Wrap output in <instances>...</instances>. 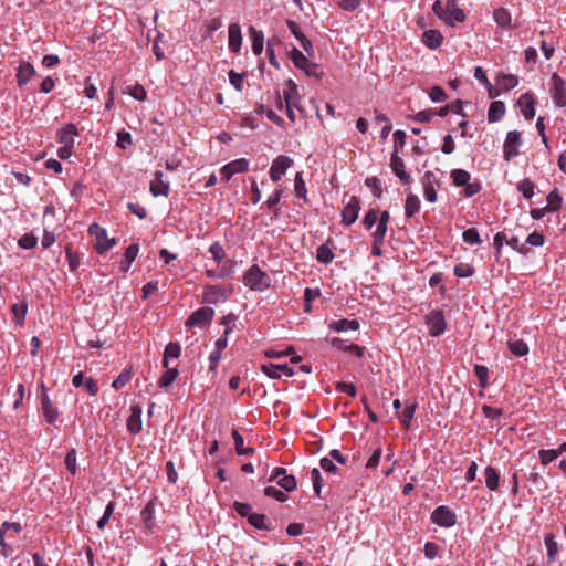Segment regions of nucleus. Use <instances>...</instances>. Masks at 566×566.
Segmentation results:
<instances>
[{
    "instance_id": "4be33fe9",
    "label": "nucleus",
    "mask_w": 566,
    "mask_h": 566,
    "mask_svg": "<svg viewBox=\"0 0 566 566\" xmlns=\"http://www.w3.org/2000/svg\"><path fill=\"white\" fill-rule=\"evenodd\" d=\"M417 408H418L417 399L416 398L408 399L405 401V407H403L402 411L397 415V418L406 428H410L411 421L415 418Z\"/></svg>"
},
{
    "instance_id": "09e8293b",
    "label": "nucleus",
    "mask_w": 566,
    "mask_h": 566,
    "mask_svg": "<svg viewBox=\"0 0 566 566\" xmlns=\"http://www.w3.org/2000/svg\"><path fill=\"white\" fill-rule=\"evenodd\" d=\"M516 189L523 195L524 198L531 199L535 195V185L530 178L522 179L517 185Z\"/></svg>"
},
{
    "instance_id": "49530a36",
    "label": "nucleus",
    "mask_w": 566,
    "mask_h": 566,
    "mask_svg": "<svg viewBox=\"0 0 566 566\" xmlns=\"http://www.w3.org/2000/svg\"><path fill=\"white\" fill-rule=\"evenodd\" d=\"M231 433L234 441L235 451L239 455H249L254 452L253 448H244L243 437L237 429H233Z\"/></svg>"
},
{
    "instance_id": "79ce46f5",
    "label": "nucleus",
    "mask_w": 566,
    "mask_h": 566,
    "mask_svg": "<svg viewBox=\"0 0 566 566\" xmlns=\"http://www.w3.org/2000/svg\"><path fill=\"white\" fill-rule=\"evenodd\" d=\"M544 544L547 549V559L548 562H555L556 556L558 554V544L555 539L554 534L548 533L544 537Z\"/></svg>"
},
{
    "instance_id": "4d7b16f0",
    "label": "nucleus",
    "mask_w": 566,
    "mask_h": 566,
    "mask_svg": "<svg viewBox=\"0 0 566 566\" xmlns=\"http://www.w3.org/2000/svg\"><path fill=\"white\" fill-rule=\"evenodd\" d=\"M133 377V373L130 369H124L113 381L112 387L115 390L122 389L124 386H126Z\"/></svg>"
},
{
    "instance_id": "39448f33",
    "label": "nucleus",
    "mask_w": 566,
    "mask_h": 566,
    "mask_svg": "<svg viewBox=\"0 0 566 566\" xmlns=\"http://www.w3.org/2000/svg\"><path fill=\"white\" fill-rule=\"evenodd\" d=\"M522 146V135L518 130H511L506 134L503 143V158L506 161H511L513 158L520 155V148Z\"/></svg>"
},
{
    "instance_id": "4468645a",
    "label": "nucleus",
    "mask_w": 566,
    "mask_h": 566,
    "mask_svg": "<svg viewBox=\"0 0 566 566\" xmlns=\"http://www.w3.org/2000/svg\"><path fill=\"white\" fill-rule=\"evenodd\" d=\"M421 185L423 188V196L428 202H436L437 187H439V180L432 171H426L421 178Z\"/></svg>"
},
{
    "instance_id": "8fccbe9b",
    "label": "nucleus",
    "mask_w": 566,
    "mask_h": 566,
    "mask_svg": "<svg viewBox=\"0 0 566 566\" xmlns=\"http://www.w3.org/2000/svg\"><path fill=\"white\" fill-rule=\"evenodd\" d=\"M264 46V34L262 31H258L252 28V52L255 55H260L263 52Z\"/></svg>"
},
{
    "instance_id": "052dcab7",
    "label": "nucleus",
    "mask_w": 566,
    "mask_h": 566,
    "mask_svg": "<svg viewBox=\"0 0 566 566\" xmlns=\"http://www.w3.org/2000/svg\"><path fill=\"white\" fill-rule=\"evenodd\" d=\"M36 244H38V237H35L32 233H24L18 240L19 248H21L23 250H31V249L35 248Z\"/></svg>"
},
{
    "instance_id": "72a5a7b5",
    "label": "nucleus",
    "mask_w": 566,
    "mask_h": 566,
    "mask_svg": "<svg viewBox=\"0 0 566 566\" xmlns=\"http://www.w3.org/2000/svg\"><path fill=\"white\" fill-rule=\"evenodd\" d=\"M505 104L502 101H494L490 104L488 111V120L489 123H496L503 118L505 115Z\"/></svg>"
},
{
    "instance_id": "a19ab883",
    "label": "nucleus",
    "mask_w": 566,
    "mask_h": 566,
    "mask_svg": "<svg viewBox=\"0 0 566 566\" xmlns=\"http://www.w3.org/2000/svg\"><path fill=\"white\" fill-rule=\"evenodd\" d=\"M496 83L503 90L510 91L518 85V77L513 74L500 73L496 77Z\"/></svg>"
},
{
    "instance_id": "9d476101",
    "label": "nucleus",
    "mask_w": 566,
    "mask_h": 566,
    "mask_svg": "<svg viewBox=\"0 0 566 566\" xmlns=\"http://www.w3.org/2000/svg\"><path fill=\"white\" fill-rule=\"evenodd\" d=\"M230 289L222 285H208L203 292L202 300L206 304L217 305L218 303L226 302L231 294Z\"/></svg>"
},
{
    "instance_id": "a878e982",
    "label": "nucleus",
    "mask_w": 566,
    "mask_h": 566,
    "mask_svg": "<svg viewBox=\"0 0 566 566\" xmlns=\"http://www.w3.org/2000/svg\"><path fill=\"white\" fill-rule=\"evenodd\" d=\"M72 385L75 388L85 387L91 396H96L98 392V386L92 377H84V374L80 371L72 379Z\"/></svg>"
},
{
    "instance_id": "603ef678",
    "label": "nucleus",
    "mask_w": 566,
    "mask_h": 566,
    "mask_svg": "<svg viewBox=\"0 0 566 566\" xmlns=\"http://www.w3.org/2000/svg\"><path fill=\"white\" fill-rule=\"evenodd\" d=\"M126 93L129 94L136 101L143 102L147 98V92L145 87L138 83L134 85H128L126 87Z\"/></svg>"
},
{
    "instance_id": "864d4df0",
    "label": "nucleus",
    "mask_w": 566,
    "mask_h": 566,
    "mask_svg": "<svg viewBox=\"0 0 566 566\" xmlns=\"http://www.w3.org/2000/svg\"><path fill=\"white\" fill-rule=\"evenodd\" d=\"M451 178L457 187H462L470 181V174L464 169H453L451 171Z\"/></svg>"
},
{
    "instance_id": "c756f323",
    "label": "nucleus",
    "mask_w": 566,
    "mask_h": 566,
    "mask_svg": "<svg viewBox=\"0 0 566 566\" xmlns=\"http://www.w3.org/2000/svg\"><path fill=\"white\" fill-rule=\"evenodd\" d=\"M493 19L499 27L505 30L512 29V15L511 12L503 7L496 8L493 11Z\"/></svg>"
},
{
    "instance_id": "f704fd0d",
    "label": "nucleus",
    "mask_w": 566,
    "mask_h": 566,
    "mask_svg": "<svg viewBox=\"0 0 566 566\" xmlns=\"http://www.w3.org/2000/svg\"><path fill=\"white\" fill-rule=\"evenodd\" d=\"M421 208L420 199L415 193H408L405 200V216L410 219L416 216Z\"/></svg>"
},
{
    "instance_id": "e433bc0d",
    "label": "nucleus",
    "mask_w": 566,
    "mask_h": 566,
    "mask_svg": "<svg viewBox=\"0 0 566 566\" xmlns=\"http://www.w3.org/2000/svg\"><path fill=\"white\" fill-rule=\"evenodd\" d=\"M484 482H485V486L490 491H496L499 489L500 473L497 472V470L494 467L488 465L484 469Z\"/></svg>"
},
{
    "instance_id": "7c9ffc66",
    "label": "nucleus",
    "mask_w": 566,
    "mask_h": 566,
    "mask_svg": "<svg viewBox=\"0 0 566 566\" xmlns=\"http://www.w3.org/2000/svg\"><path fill=\"white\" fill-rule=\"evenodd\" d=\"M181 355V346L177 342H169L163 354V367H167L168 364H170V360L178 359Z\"/></svg>"
},
{
    "instance_id": "de8ad7c7",
    "label": "nucleus",
    "mask_w": 566,
    "mask_h": 566,
    "mask_svg": "<svg viewBox=\"0 0 566 566\" xmlns=\"http://www.w3.org/2000/svg\"><path fill=\"white\" fill-rule=\"evenodd\" d=\"M284 193V189L282 187H277L273 190V192L268 197L265 201L266 208L277 214L276 206L280 203L281 197Z\"/></svg>"
},
{
    "instance_id": "aec40b11",
    "label": "nucleus",
    "mask_w": 566,
    "mask_h": 566,
    "mask_svg": "<svg viewBox=\"0 0 566 566\" xmlns=\"http://www.w3.org/2000/svg\"><path fill=\"white\" fill-rule=\"evenodd\" d=\"M149 190L154 197H167L169 195L170 185L168 181L164 180V174L160 170L155 172L154 179L150 181Z\"/></svg>"
},
{
    "instance_id": "58836bf2",
    "label": "nucleus",
    "mask_w": 566,
    "mask_h": 566,
    "mask_svg": "<svg viewBox=\"0 0 566 566\" xmlns=\"http://www.w3.org/2000/svg\"><path fill=\"white\" fill-rule=\"evenodd\" d=\"M328 243L329 241H327V243L321 244L316 249V260L322 264H329L335 258L333 249L328 245Z\"/></svg>"
},
{
    "instance_id": "4c0bfd02",
    "label": "nucleus",
    "mask_w": 566,
    "mask_h": 566,
    "mask_svg": "<svg viewBox=\"0 0 566 566\" xmlns=\"http://www.w3.org/2000/svg\"><path fill=\"white\" fill-rule=\"evenodd\" d=\"M13 321L18 326H22L25 321L28 313V303L25 300H21L19 303L11 306Z\"/></svg>"
},
{
    "instance_id": "5701e85b",
    "label": "nucleus",
    "mask_w": 566,
    "mask_h": 566,
    "mask_svg": "<svg viewBox=\"0 0 566 566\" xmlns=\"http://www.w3.org/2000/svg\"><path fill=\"white\" fill-rule=\"evenodd\" d=\"M242 44L241 28L238 23H231L228 28V46L232 53H238Z\"/></svg>"
},
{
    "instance_id": "a18cd8bd",
    "label": "nucleus",
    "mask_w": 566,
    "mask_h": 566,
    "mask_svg": "<svg viewBox=\"0 0 566 566\" xmlns=\"http://www.w3.org/2000/svg\"><path fill=\"white\" fill-rule=\"evenodd\" d=\"M506 244L522 255H527L530 253V249L525 245V243H522L520 241V238L517 235L510 234L507 232Z\"/></svg>"
},
{
    "instance_id": "c9c22d12",
    "label": "nucleus",
    "mask_w": 566,
    "mask_h": 566,
    "mask_svg": "<svg viewBox=\"0 0 566 566\" xmlns=\"http://www.w3.org/2000/svg\"><path fill=\"white\" fill-rule=\"evenodd\" d=\"M389 220H390L389 211L388 210L381 211L377 219V226H376L375 231L371 233V237L385 239L387 230H388Z\"/></svg>"
},
{
    "instance_id": "b1692460",
    "label": "nucleus",
    "mask_w": 566,
    "mask_h": 566,
    "mask_svg": "<svg viewBox=\"0 0 566 566\" xmlns=\"http://www.w3.org/2000/svg\"><path fill=\"white\" fill-rule=\"evenodd\" d=\"M78 135V129L74 124H66L59 132L56 139L60 144L65 146L74 147L75 139L74 137Z\"/></svg>"
},
{
    "instance_id": "473e14b6",
    "label": "nucleus",
    "mask_w": 566,
    "mask_h": 566,
    "mask_svg": "<svg viewBox=\"0 0 566 566\" xmlns=\"http://www.w3.org/2000/svg\"><path fill=\"white\" fill-rule=\"evenodd\" d=\"M444 11L442 21L450 27H454L455 23L463 22L467 19V14L461 8L446 9Z\"/></svg>"
},
{
    "instance_id": "338daca9",
    "label": "nucleus",
    "mask_w": 566,
    "mask_h": 566,
    "mask_svg": "<svg viewBox=\"0 0 566 566\" xmlns=\"http://www.w3.org/2000/svg\"><path fill=\"white\" fill-rule=\"evenodd\" d=\"M233 509L241 517H245L248 521L253 515L252 506L249 503L238 502L233 503Z\"/></svg>"
},
{
    "instance_id": "3c124183",
    "label": "nucleus",
    "mask_w": 566,
    "mask_h": 566,
    "mask_svg": "<svg viewBox=\"0 0 566 566\" xmlns=\"http://www.w3.org/2000/svg\"><path fill=\"white\" fill-rule=\"evenodd\" d=\"M276 483L285 492H292L297 488V482L293 474L285 473L276 481Z\"/></svg>"
},
{
    "instance_id": "c85d7f7f",
    "label": "nucleus",
    "mask_w": 566,
    "mask_h": 566,
    "mask_svg": "<svg viewBox=\"0 0 566 566\" xmlns=\"http://www.w3.org/2000/svg\"><path fill=\"white\" fill-rule=\"evenodd\" d=\"M328 328L337 332V333H345L348 331H357L359 328V322L357 319H338L333 321L328 324Z\"/></svg>"
},
{
    "instance_id": "5fc2aeb1",
    "label": "nucleus",
    "mask_w": 566,
    "mask_h": 566,
    "mask_svg": "<svg viewBox=\"0 0 566 566\" xmlns=\"http://www.w3.org/2000/svg\"><path fill=\"white\" fill-rule=\"evenodd\" d=\"M462 239L467 244L470 245H481L482 240L480 238V234L475 228H469L463 231Z\"/></svg>"
},
{
    "instance_id": "393cba45",
    "label": "nucleus",
    "mask_w": 566,
    "mask_h": 566,
    "mask_svg": "<svg viewBox=\"0 0 566 566\" xmlns=\"http://www.w3.org/2000/svg\"><path fill=\"white\" fill-rule=\"evenodd\" d=\"M35 74V69L34 66L29 63V62H21L19 67H18V71H17V74H15V80H17V84L19 87H23L25 86L30 80L34 76Z\"/></svg>"
},
{
    "instance_id": "6e6d98bb",
    "label": "nucleus",
    "mask_w": 566,
    "mask_h": 566,
    "mask_svg": "<svg viewBox=\"0 0 566 566\" xmlns=\"http://www.w3.org/2000/svg\"><path fill=\"white\" fill-rule=\"evenodd\" d=\"M81 254L73 252L71 248L66 247L65 258L71 272H75L81 264Z\"/></svg>"
},
{
    "instance_id": "f8f14e48",
    "label": "nucleus",
    "mask_w": 566,
    "mask_h": 566,
    "mask_svg": "<svg viewBox=\"0 0 566 566\" xmlns=\"http://www.w3.org/2000/svg\"><path fill=\"white\" fill-rule=\"evenodd\" d=\"M249 170V161L245 158L234 159L220 169L221 179L229 181L235 174L247 172Z\"/></svg>"
},
{
    "instance_id": "6e6552de",
    "label": "nucleus",
    "mask_w": 566,
    "mask_h": 566,
    "mask_svg": "<svg viewBox=\"0 0 566 566\" xmlns=\"http://www.w3.org/2000/svg\"><path fill=\"white\" fill-rule=\"evenodd\" d=\"M430 520L440 527L450 528L455 525L457 515L450 507L439 505L431 513Z\"/></svg>"
},
{
    "instance_id": "0eeeda50",
    "label": "nucleus",
    "mask_w": 566,
    "mask_h": 566,
    "mask_svg": "<svg viewBox=\"0 0 566 566\" xmlns=\"http://www.w3.org/2000/svg\"><path fill=\"white\" fill-rule=\"evenodd\" d=\"M294 165V160L286 155H279L272 160L269 176L273 182H279L282 180L283 176L286 174L287 169H290Z\"/></svg>"
},
{
    "instance_id": "774afa93",
    "label": "nucleus",
    "mask_w": 566,
    "mask_h": 566,
    "mask_svg": "<svg viewBox=\"0 0 566 566\" xmlns=\"http://www.w3.org/2000/svg\"><path fill=\"white\" fill-rule=\"evenodd\" d=\"M474 374L479 380V384L482 388H485L488 386L489 380V369L488 367L483 365H475L474 366Z\"/></svg>"
},
{
    "instance_id": "13d9d810",
    "label": "nucleus",
    "mask_w": 566,
    "mask_h": 566,
    "mask_svg": "<svg viewBox=\"0 0 566 566\" xmlns=\"http://www.w3.org/2000/svg\"><path fill=\"white\" fill-rule=\"evenodd\" d=\"M559 457V451L556 449H541L538 451V458L543 465H547L555 461Z\"/></svg>"
},
{
    "instance_id": "6ab92c4d",
    "label": "nucleus",
    "mask_w": 566,
    "mask_h": 566,
    "mask_svg": "<svg viewBox=\"0 0 566 566\" xmlns=\"http://www.w3.org/2000/svg\"><path fill=\"white\" fill-rule=\"evenodd\" d=\"M41 410L48 423L53 424L59 419L60 413L57 409L53 407L52 401L45 389H43V392L41 395Z\"/></svg>"
},
{
    "instance_id": "f03ea898",
    "label": "nucleus",
    "mask_w": 566,
    "mask_h": 566,
    "mask_svg": "<svg viewBox=\"0 0 566 566\" xmlns=\"http://www.w3.org/2000/svg\"><path fill=\"white\" fill-rule=\"evenodd\" d=\"M290 57L298 70H302L307 76L314 78H322L324 75L323 69L319 64L311 61L301 50L293 48L290 52Z\"/></svg>"
},
{
    "instance_id": "680f3d73",
    "label": "nucleus",
    "mask_w": 566,
    "mask_h": 566,
    "mask_svg": "<svg viewBox=\"0 0 566 566\" xmlns=\"http://www.w3.org/2000/svg\"><path fill=\"white\" fill-rule=\"evenodd\" d=\"M77 454L75 449H71L67 451L64 463L66 467V470L72 474L75 475L77 473V463H76Z\"/></svg>"
},
{
    "instance_id": "7ed1b4c3",
    "label": "nucleus",
    "mask_w": 566,
    "mask_h": 566,
    "mask_svg": "<svg viewBox=\"0 0 566 566\" xmlns=\"http://www.w3.org/2000/svg\"><path fill=\"white\" fill-rule=\"evenodd\" d=\"M87 232L90 235L95 237V251L101 255L114 248L117 243L115 238H108L106 229L102 228L97 222L90 224Z\"/></svg>"
},
{
    "instance_id": "37998d69",
    "label": "nucleus",
    "mask_w": 566,
    "mask_h": 566,
    "mask_svg": "<svg viewBox=\"0 0 566 566\" xmlns=\"http://www.w3.org/2000/svg\"><path fill=\"white\" fill-rule=\"evenodd\" d=\"M510 352L517 357H523L528 354V345L523 339L510 340L507 343Z\"/></svg>"
},
{
    "instance_id": "f3484780",
    "label": "nucleus",
    "mask_w": 566,
    "mask_h": 566,
    "mask_svg": "<svg viewBox=\"0 0 566 566\" xmlns=\"http://www.w3.org/2000/svg\"><path fill=\"white\" fill-rule=\"evenodd\" d=\"M390 168L402 185H409L412 181L410 174L405 169V163L399 154H391Z\"/></svg>"
},
{
    "instance_id": "69168bd1",
    "label": "nucleus",
    "mask_w": 566,
    "mask_h": 566,
    "mask_svg": "<svg viewBox=\"0 0 566 566\" xmlns=\"http://www.w3.org/2000/svg\"><path fill=\"white\" fill-rule=\"evenodd\" d=\"M212 259L220 264L226 256V251L220 242L216 241L209 247Z\"/></svg>"
},
{
    "instance_id": "bb28decb",
    "label": "nucleus",
    "mask_w": 566,
    "mask_h": 566,
    "mask_svg": "<svg viewBox=\"0 0 566 566\" xmlns=\"http://www.w3.org/2000/svg\"><path fill=\"white\" fill-rule=\"evenodd\" d=\"M422 43L431 50H437L443 43V35L437 29H429L422 34Z\"/></svg>"
},
{
    "instance_id": "20e7f679",
    "label": "nucleus",
    "mask_w": 566,
    "mask_h": 566,
    "mask_svg": "<svg viewBox=\"0 0 566 566\" xmlns=\"http://www.w3.org/2000/svg\"><path fill=\"white\" fill-rule=\"evenodd\" d=\"M549 94L556 107L566 106V83L557 73L549 78Z\"/></svg>"
},
{
    "instance_id": "ddd939ff",
    "label": "nucleus",
    "mask_w": 566,
    "mask_h": 566,
    "mask_svg": "<svg viewBox=\"0 0 566 566\" xmlns=\"http://www.w3.org/2000/svg\"><path fill=\"white\" fill-rule=\"evenodd\" d=\"M360 211V200L356 196H352L342 211V223L349 227L356 222Z\"/></svg>"
},
{
    "instance_id": "f257e3e1",
    "label": "nucleus",
    "mask_w": 566,
    "mask_h": 566,
    "mask_svg": "<svg viewBox=\"0 0 566 566\" xmlns=\"http://www.w3.org/2000/svg\"><path fill=\"white\" fill-rule=\"evenodd\" d=\"M271 277L258 264L249 266L242 276V283L253 292L262 293L271 286Z\"/></svg>"
},
{
    "instance_id": "1a4fd4ad",
    "label": "nucleus",
    "mask_w": 566,
    "mask_h": 566,
    "mask_svg": "<svg viewBox=\"0 0 566 566\" xmlns=\"http://www.w3.org/2000/svg\"><path fill=\"white\" fill-rule=\"evenodd\" d=\"M214 316V310L209 306L196 310L186 321L187 327H205L211 323Z\"/></svg>"
},
{
    "instance_id": "c03bdc74",
    "label": "nucleus",
    "mask_w": 566,
    "mask_h": 566,
    "mask_svg": "<svg viewBox=\"0 0 566 566\" xmlns=\"http://www.w3.org/2000/svg\"><path fill=\"white\" fill-rule=\"evenodd\" d=\"M248 522L256 530H273V526L270 523H268V517L265 514L253 513V515L250 516V520Z\"/></svg>"
},
{
    "instance_id": "bf43d9fd",
    "label": "nucleus",
    "mask_w": 566,
    "mask_h": 566,
    "mask_svg": "<svg viewBox=\"0 0 566 566\" xmlns=\"http://www.w3.org/2000/svg\"><path fill=\"white\" fill-rule=\"evenodd\" d=\"M115 507H116V502L115 501H109L106 504L102 517L97 521V527L99 530H103L107 525V523L109 522L111 516L114 513Z\"/></svg>"
},
{
    "instance_id": "412c9836",
    "label": "nucleus",
    "mask_w": 566,
    "mask_h": 566,
    "mask_svg": "<svg viewBox=\"0 0 566 566\" xmlns=\"http://www.w3.org/2000/svg\"><path fill=\"white\" fill-rule=\"evenodd\" d=\"M290 87H291V91H284L283 92V99H284V103H285V106H286V116L289 117V119L291 122H295L296 120V115H295V112H294V107H296L300 112L302 111V108L298 107L294 103L293 93L296 96H298V93H297L296 85L292 81H290Z\"/></svg>"
},
{
    "instance_id": "a211bd4d",
    "label": "nucleus",
    "mask_w": 566,
    "mask_h": 566,
    "mask_svg": "<svg viewBox=\"0 0 566 566\" xmlns=\"http://www.w3.org/2000/svg\"><path fill=\"white\" fill-rule=\"evenodd\" d=\"M129 410H130V415L127 418L126 428L130 433L137 434L142 431V428H143V422H142L143 409L139 405H133V406H130Z\"/></svg>"
},
{
    "instance_id": "2eb2a0df",
    "label": "nucleus",
    "mask_w": 566,
    "mask_h": 566,
    "mask_svg": "<svg viewBox=\"0 0 566 566\" xmlns=\"http://www.w3.org/2000/svg\"><path fill=\"white\" fill-rule=\"evenodd\" d=\"M261 370L271 379H280L281 377H292L295 373L287 364H262Z\"/></svg>"
},
{
    "instance_id": "2f4dec72",
    "label": "nucleus",
    "mask_w": 566,
    "mask_h": 566,
    "mask_svg": "<svg viewBox=\"0 0 566 566\" xmlns=\"http://www.w3.org/2000/svg\"><path fill=\"white\" fill-rule=\"evenodd\" d=\"M139 252V244L132 243L127 247L124 255V260L120 262V271L127 273L130 269L132 263L136 260Z\"/></svg>"
},
{
    "instance_id": "e2e57ef3",
    "label": "nucleus",
    "mask_w": 566,
    "mask_h": 566,
    "mask_svg": "<svg viewBox=\"0 0 566 566\" xmlns=\"http://www.w3.org/2000/svg\"><path fill=\"white\" fill-rule=\"evenodd\" d=\"M453 273L458 277H470L475 273V270L469 263H458L453 269Z\"/></svg>"
},
{
    "instance_id": "423d86ee",
    "label": "nucleus",
    "mask_w": 566,
    "mask_h": 566,
    "mask_svg": "<svg viewBox=\"0 0 566 566\" xmlns=\"http://www.w3.org/2000/svg\"><path fill=\"white\" fill-rule=\"evenodd\" d=\"M424 323L428 327L429 335L438 337L446 332V319L443 312L440 310H432L424 317Z\"/></svg>"
},
{
    "instance_id": "cd10ccee",
    "label": "nucleus",
    "mask_w": 566,
    "mask_h": 566,
    "mask_svg": "<svg viewBox=\"0 0 566 566\" xmlns=\"http://www.w3.org/2000/svg\"><path fill=\"white\" fill-rule=\"evenodd\" d=\"M164 374L158 379V387L167 390L177 379L179 375V369L177 365L171 366V364H168L167 367H164Z\"/></svg>"
},
{
    "instance_id": "dca6fc26",
    "label": "nucleus",
    "mask_w": 566,
    "mask_h": 566,
    "mask_svg": "<svg viewBox=\"0 0 566 566\" xmlns=\"http://www.w3.org/2000/svg\"><path fill=\"white\" fill-rule=\"evenodd\" d=\"M517 107L521 109L523 117L531 120L535 116V98L531 92L522 94L516 102Z\"/></svg>"
},
{
    "instance_id": "0e129e2a",
    "label": "nucleus",
    "mask_w": 566,
    "mask_h": 566,
    "mask_svg": "<svg viewBox=\"0 0 566 566\" xmlns=\"http://www.w3.org/2000/svg\"><path fill=\"white\" fill-rule=\"evenodd\" d=\"M546 200L549 211H556L560 208L563 199L557 189H554L547 195Z\"/></svg>"
},
{
    "instance_id": "ea45409f",
    "label": "nucleus",
    "mask_w": 566,
    "mask_h": 566,
    "mask_svg": "<svg viewBox=\"0 0 566 566\" xmlns=\"http://www.w3.org/2000/svg\"><path fill=\"white\" fill-rule=\"evenodd\" d=\"M294 191H295V196L298 199H302L304 202L308 201L307 189H306L305 180L303 178V172H296V175H295Z\"/></svg>"
},
{
    "instance_id": "9b49d317",
    "label": "nucleus",
    "mask_w": 566,
    "mask_h": 566,
    "mask_svg": "<svg viewBox=\"0 0 566 566\" xmlns=\"http://www.w3.org/2000/svg\"><path fill=\"white\" fill-rule=\"evenodd\" d=\"M156 499L147 502L144 509L140 511V520L143 523L144 533L149 535L153 534L156 528Z\"/></svg>"
}]
</instances>
